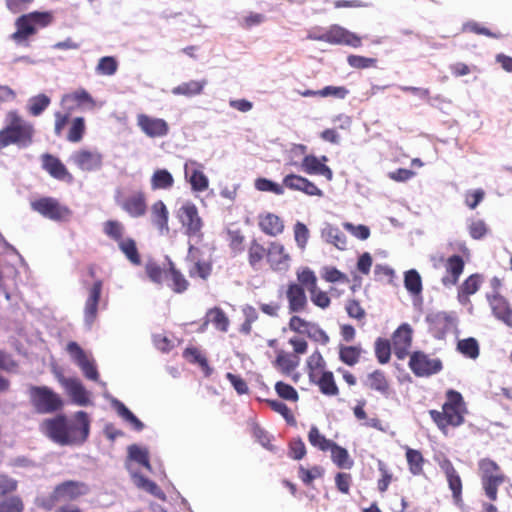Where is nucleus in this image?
Instances as JSON below:
<instances>
[{
  "label": "nucleus",
  "mask_w": 512,
  "mask_h": 512,
  "mask_svg": "<svg viewBox=\"0 0 512 512\" xmlns=\"http://www.w3.org/2000/svg\"><path fill=\"white\" fill-rule=\"evenodd\" d=\"M457 349L464 356L476 359L479 356V345L475 338L462 339L457 343Z\"/></svg>",
  "instance_id": "obj_53"
},
{
  "label": "nucleus",
  "mask_w": 512,
  "mask_h": 512,
  "mask_svg": "<svg viewBox=\"0 0 512 512\" xmlns=\"http://www.w3.org/2000/svg\"><path fill=\"white\" fill-rule=\"evenodd\" d=\"M174 185L172 174L166 169H157L151 177L153 190L169 189Z\"/></svg>",
  "instance_id": "obj_43"
},
{
  "label": "nucleus",
  "mask_w": 512,
  "mask_h": 512,
  "mask_svg": "<svg viewBox=\"0 0 512 512\" xmlns=\"http://www.w3.org/2000/svg\"><path fill=\"white\" fill-rule=\"evenodd\" d=\"M137 126L147 137L162 138L169 134L170 127L166 120L139 113L136 117Z\"/></svg>",
  "instance_id": "obj_16"
},
{
  "label": "nucleus",
  "mask_w": 512,
  "mask_h": 512,
  "mask_svg": "<svg viewBox=\"0 0 512 512\" xmlns=\"http://www.w3.org/2000/svg\"><path fill=\"white\" fill-rule=\"evenodd\" d=\"M70 159L77 168L85 172L99 170L103 164V156L99 151L86 148L75 151Z\"/></svg>",
  "instance_id": "obj_19"
},
{
  "label": "nucleus",
  "mask_w": 512,
  "mask_h": 512,
  "mask_svg": "<svg viewBox=\"0 0 512 512\" xmlns=\"http://www.w3.org/2000/svg\"><path fill=\"white\" fill-rule=\"evenodd\" d=\"M395 354L403 358L407 354L412 343V329L408 324L400 325L392 335Z\"/></svg>",
  "instance_id": "obj_28"
},
{
  "label": "nucleus",
  "mask_w": 512,
  "mask_h": 512,
  "mask_svg": "<svg viewBox=\"0 0 512 512\" xmlns=\"http://www.w3.org/2000/svg\"><path fill=\"white\" fill-rule=\"evenodd\" d=\"M103 232L108 238L117 242V244L125 239L123 238L125 227L118 220H107L106 222H104Z\"/></svg>",
  "instance_id": "obj_48"
},
{
  "label": "nucleus",
  "mask_w": 512,
  "mask_h": 512,
  "mask_svg": "<svg viewBox=\"0 0 512 512\" xmlns=\"http://www.w3.org/2000/svg\"><path fill=\"white\" fill-rule=\"evenodd\" d=\"M275 391L284 400L296 402L299 398L296 389L283 381H278L275 384Z\"/></svg>",
  "instance_id": "obj_62"
},
{
  "label": "nucleus",
  "mask_w": 512,
  "mask_h": 512,
  "mask_svg": "<svg viewBox=\"0 0 512 512\" xmlns=\"http://www.w3.org/2000/svg\"><path fill=\"white\" fill-rule=\"evenodd\" d=\"M66 351L73 361L79 366L87 379L98 381L99 373L95 362L87 357L86 353L77 342L70 341L66 346Z\"/></svg>",
  "instance_id": "obj_15"
},
{
  "label": "nucleus",
  "mask_w": 512,
  "mask_h": 512,
  "mask_svg": "<svg viewBox=\"0 0 512 512\" xmlns=\"http://www.w3.org/2000/svg\"><path fill=\"white\" fill-rule=\"evenodd\" d=\"M207 80H190L183 82L172 89V94L176 96L194 97L203 93Z\"/></svg>",
  "instance_id": "obj_37"
},
{
  "label": "nucleus",
  "mask_w": 512,
  "mask_h": 512,
  "mask_svg": "<svg viewBox=\"0 0 512 512\" xmlns=\"http://www.w3.org/2000/svg\"><path fill=\"white\" fill-rule=\"evenodd\" d=\"M347 63L355 69L376 68L378 60L372 57L351 54L347 57Z\"/></svg>",
  "instance_id": "obj_57"
},
{
  "label": "nucleus",
  "mask_w": 512,
  "mask_h": 512,
  "mask_svg": "<svg viewBox=\"0 0 512 512\" xmlns=\"http://www.w3.org/2000/svg\"><path fill=\"white\" fill-rule=\"evenodd\" d=\"M308 440L313 447L321 451H328L333 445L334 441L327 439L320 433L316 426H312L308 432Z\"/></svg>",
  "instance_id": "obj_50"
},
{
  "label": "nucleus",
  "mask_w": 512,
  "mask_h": 512,
  "mask_svg": "<svg viewBox=\"0 0 512 512\" xmlns=\"http://www.w3.org/2000/svg\"><path fill=\"white\" fill-rule=\"evenodd\" d=\"M365 353V350L362 348L361 344L357 345H339V360L350 367L357 365L362 355Z\"/></svg>",
  "instance_id": "obj_36"
},
{
  "label": "nucleus",
  "mask_w": 512,
  "mask_h": 512,
  "mask_svg": "<svg viewBox=\"0 0 512 512\" xmlns=\"http://www.w3.org/2000/svg\"><path fill=\"white\" fill-rule=\"evenodd\" d=\"M209 323H212L214 327L221 332L228 331L229 318L227 317L225 312L219 307H214L207 311L206 320L202 325V330H204Z\"/></svg>",
  "instance_id": "obj_38"
},
{
  "label": "nucleus",
  "mask_w": 512,
  "mask_h": 512,
  "mask_svg": "<svg viewBox=\"0 0 512 512\" xmlns=\"http://www.w3.org/2000/svg\"><path fill=\"white\" fill-rule=\"evenodd\" d=\"M374 351L377 361L380 364H386L391 358V344L388 339L377 338L374 343Z\"/></svg>",
  "instance_id": "obj_51"
},
{
  "label": "nucleus",
  "mask_w": 512,
  "mask_h": 512,
  "mask_svg": "<svg viewBox=\"0 0 512 512\" xmlns=\"http://www.w3.org/2000/svg\"><path fill=\"white\" fill-rule=\"evenodd\" d=\"M251 429L253 437L260 445H262L264 448L270 451H273L275 449V447L271 443L270 434L264 428H262L259 424L254 423Z\"/></svg>",
  "instance_id": "obj_59"
},
{
  "label": "nucleus",
  "mask_w": 512,
  "mask_h": 512,
  "mask_svg": "<svg viewBox=\"0 0 512 512\" xmlns=\"http://www.w3.org/2000/svg\"><path fill=\"white\" fill-rule=\"evenodd\" d=\"M481 480L487 497L491 501L497 499L498 487L504 483L505 476L498 464L488 458L479 461Z\"/></svg>",
  "instance_id": "obj_9"
},
{
  "label": "nucleus",
  "mask_w": 512,
  "mask_h": 512,
  "mask_svg": "<svg viewBox=\"0 0 512 512\" xmlns=\"http://www.w3.org/2000/svg\"><path fill=\"white\" fill-rule=\"evenodd\" d=\"M297 280L305 286L310 294L312 303L321 308L327 309L331 304V299L327 292L322 291L318 287V280L314 271L308 267H304L297 271Z\"/></svg>",
  "instance_id": "obj_12"
},
{
  "label": "nucleus",
  "mask_w": 512,
  "mask_h": 512,
  "mask_svg": "<svg viewBox=\"0 0 512 512\" xmlns=\"http://www.w3.org/2000/svg\"><path fill=\"white\" fill-rule=\"evenodd\" d=\"M150 220L161 235L169 233V211L162 200H157L152 204Z\"/></svg>",
  "instance_id": "obj_29"
},
{
  "label": "nucleus",
  "mask_w": 512,
  "mask_h": 512,
  "mask_svg": "<svg viewBox=\"0 0 512 512\" xmlns=\"http://www.w3.org/2000/svg\"><path fill=\"white\" fill-rule=\"evenodd\" d=\"M266 261L271 270L286 272L290 268L291 256L281 242L273 241L268 245Z\"/></svg>",
  "instance_id": "obj_18"
},
{
  "label": "nucleus",
  "mask_w": 512,
  "mask_h": 512,
  "mask_svg": "<svg viewBox=\"0 0 512 512\" xmlns=\"http://www.w3.org/2000/svg\"><path fill=\"white\" fill-rule=\"evenodd\" d=\"M466 406L464 399L456 390L450 389L446 392V401L442 411L430 410L429 415L436 426L445 431L449 426L458 427L464 423Z\"/></svg>",
  "instance_id": "obj_3"
},
{
  "label": "nucleus",
  "mask_w": 512,
  "mask_h": 512,
  "mask_svg": "<svg viewBox=\"0 0 512 512\" xmlns=\"http://www.w3.org/2000/svg\"><path fill=\"white\" fill-rule=\"evenodd\" d=\"M365 386L387 397L391 392L390 381L386 373L381 369H376L367 374Z\"/></svg>",
  "instance_id": "obj_30"
},
{
  "label": "nucleus",
  "mask_w": 512,
  "mask_h": 512,
  "mask_svg": "<svg viewBox=\"0 0 512 512\" xmlns=\"http://www.w3.org/2000/svg\"><path fill=\"white\" fill-rule=\"evenodd\" d=\"M481 285V277L478 274L470 275L460 286L458 291V300L462 304L469 302V297L475 294Z\"/></svg>",
  "instance_id": "obj_39"
},
{
  "label": "nucleus",
  "mask_w": 512,
  "mask_h": 512,
  "mask_svg": "<svg viewBox=\"0 0 512 512\" xmlns=\"http://www.w3.org/2000/svg\"><path fill=\"white\" fill-rule=\"evenodd\" d=\"M300 365V357L285 350H278L273 366L283 375H290Z\"/></svg>",
  "instance_id": "obj_32"
},
{
  "label": "nucleus",
  "mask_w": 512,
  "mask_h": 512,
  "mask_svg": "<svg viewBox=\"0 0 512 512\" xmlns=\"http://www.w3.org/2000/svg\"><path fill=\"white\" fill-rule=\"evenodd\" d=\"M266 403L275 412L279 413L288 424H295V417L289 407L278 400L267 399Z\"/></svg>",
  "instance_id": "obj_60"
},
{
  "label": "nucleus",
  "mask_w": 512,
  "mask_h": 512,
  "mask_svg": "<svg viewBox=\"0 0 512 512\" xmlns=\"http://www.w3.org/2000/svg\"><path fill=\"white\" fill-rule=\"evenodd\" d=\"M41 166L52 178L72 183L74 181L73 175L68 171L63 162L56 156L44 153L41 155Z\"/></svg>",
  "instance_id": "obj_21"
},
{
  "label": "nucleus",
  "mask_w": 512,
  "mask_h": 512,
  "mask_svg": "<svg viewBox=\"0 0 512 512\" xmlns=\"http://www.w3.org/2000/svg\"><path fill=\"white\" fill-rule=\"evenodd\" d=\"M120 251L126 256V258L134 265L141 264V257L138 252L136 242L133 238H125L118 243Z\"/></svg>",
  "instance_id": "obj_44"
},
{
  "label": "nucleus",
  "mask_w": 512,
  "mask_h": 512,
  "mask_svg": "<svg viewBox=\"0 0 512 512\" xmlns=\"http://www.w3.org/2000/svg\"><path fill=\"white\" fill-rule=\"evenodd\" d=\"M321 238L339 250H345L347 247L346 235L338 227L330 223H326L322 228Z\"/></svg>",
  "instance_id": "obj_33"
},
{
  "label": "nucleus",
  "mask_w": 512,
  "mask_h": 512,
  "mask_svg": "<svg viewBox=\"0 0 512 512\" xmlns=\"http://www.w3.org/2000/svg\"><path fill=\"white\" fill-rule=\"evenodd\" d=\"M404 285L410 294L419 295L422 292L420 274L415 269L406 271L404 275Z\"/></svg>",
  "instance_id": "obj_49"
},
{
  "label": "nucleus",
  "mask_w": 512,
  "mask_h": 512,
  "mask_svg": "<svg viewBox=\"0 0 512 512\" xmlns=\"http://www.w3.org/2000/svg\"><path fill=\"white\" fill-rule=\"evenodd\" d=\"M345 310L350 318L357 321H363L366 317V311L356 299H348L345 304Z\"/></svg>",
  "instance_id": "obj_63"
},
{
  "label": "nucleus",
  "mask_w": 512,
  "mask_h": 512,
  "mask_svg": "<svg viewBox=\"0 0 512 512\" xmlns=\"http://www.w3.org/2000/svg\"><path fill=\"white\" fill-rule=\"evenodd\" d=\"M258 226L265 235L271 237L282 234L285 228L282 218L270 212L262 213L258 216Z\"/></svg>",
  "instance_id": "obj_27"
},
{
  "label": "nucleus",
  "mask_w": 512,
  "mask_h": 512,
  "mask_svg": "<svg viewBox=\"0 0 512 512\" xmlns=\"http://www.w3.org/2000/svg\"><path fill=\"white\" fill-rule=\"evenodd\" d=\"M58 382L65 389L72 402L79 406H87L90 402L89 392L78 378H67L63 374H57Z\"/></svg>",
  "instance_id": "obj_17"
},
{
  "label": "nucleus",
  "mask_w": 512,
  "mask_h": 512,
  "mask_svg": "<svg viewBox=\"0 0 512 512\" xmlns=\"http://www.w3.org/2000/svg\"><path fill=\"white\" fill-rule=\"evenodd\" d=\"M316 384L322 394L327 396H336L339 394V388L335 382L332 371H323L317 379Z\"/></svg>",
  "instance_id": "obj_41"
},
{
  "label": "nucleus",
  "mask_w": 512,
  "mask_h": 512,
  "mask_svg": "<svg viewBox=\"0 0 512 512\" xmlns=\"http://www.w3.org/2000/svg\"><path fill=\"white\" fill-rule=\"evenodd\" d=\"M61 104L65 107L66 112L57 111L54 113V133L56 136H61L64 128L69 122L71 111L75 107H82L93 109L96 107V101L93 97L83 88H79L71 93L63 95Z\"/></svg>",
  "instance_id": "obj_6"
},
{
  "label": "nucleus",
  "mask_w": 512,
  "mask_h": 512,
  "mask_svg": "<svg viewBox=\"0 0 512 512\" xmlns=\"http://www.w3.org/2000/svg\"><path fill=\"white\" fill-rule=\"evenodd\" d=\"M464 260L460 255L450 256L445 263L446 275L442 278L445 286L456 285L464 270Z\"/></svg>",
  "instance_id": "obj_31"
},
{
  "label": "nucleus",
  "mask_w": 512,
  "mask_h": 512,
  "mask_svg": "<svg viewBox=\"0 0 512 512\" xmlns=\"http://www.w3.org/2000/svg\"><path fill=\"white\" fill-rule=\"evenodd\" d=\"M327 160L326 156L319 159L312 154L306 155L301 162V170L309 175H322L330 181L333 178V172L325 164Z\"/></svg>",
  "instance_id": "obj_24"
},
{
  "label": "nucleus",
  "mask_w": 512,
  "mask_h": 512,
  "mask_svg": "<svg viewBox=\"0 0 512 512\" xmlns=\"http://www.w3.org/2000/svg\"><path fill=\"white\" fill-rule=\"evenodd\" d=\"M102 280H96L93 285L88 290V298L85 302L84 308V317L85 321L91 325L96 317L98 312V304L102 292Z\"/></svg>",
  "instance_id": "obj_26"
},
{
  "label": "nucleus",
  "mask_w": 512,
  "mask_h": 512,
  "mask_svg": "<svg viewBox=\"0 0 512 512\" xmlns=\"http://www.w3.org/2000/svg\"><path fill=\"white\" fill-rule=\"evenodd\" d=\"M118 62L112 56H104L99 59L96 72L99 75L112 76L117 72Z\"/></svg>",
  "instance_id": "obj_56"
},
{
  "label": "nucleus",
  "mask_w": 512,
  "mask_h": 512,
  "mask_svg": "<svg viewBox=\"0 0 512 512\" xmlns=\"http://www.w3.org/2000/svg\"><path fill=\"white\" fill-rule=\"evenodd\" d=\"M90 492L89 485L82 481L65 480L58 483L47 496L38 498V506L51 511L58 504L80 500Z\"/></svg>",
  "instance_id": "obj_4"
},
{
  "label": "nucleus",
  "mask_w": 512,
  "mask_h": 512,
  "mask_svg": "<svg viewBox=\"0 0 512 512\" xmlns=\"http://www.w3.org/2000/svg\"><path fill=\"white\" fill-rule=\"evenodd\" d=\"M305 286L298 283L290 282L285 292L288 302V310L290 313L304 312L308 307V300L305 293Z\"/></svg>",
  "instance_id": "obj_22"
},
{
  "label": "nucleus",
  "mask_w": 512,
  "mask_h": 512,
  "mask_svg": "<svg viewBox=\"0 0 512 512\" xmlns=\"http://www.w3.org/2000/svg\"><path fill=\"white\" fill-rule=\"evenodd\" d=\"M30 404L38 414H52L62 410V397L48 386L31 385L28 388Z\"/></svg>",
  "instance_id": "obj_7"
},
{
  "label": "nucleus",
  "mask_w": 512,
  "mask_h": 512,
  "mask_svg": "<svg viewBox=\"0 0 512 512\" xmlns=\"http://www.w3.org/2000/svg\"><path fill=\"white\" fill-rule=\"evenodd\" d=\"M406 459L409 465V470L413 475H419L422 473L424 458L420 451L407 448Z\"/></svg>",
  "instance_id": "obj_52"
},
{
  "label": "nucleus",
  "mask_w": 512,
  "mask_h": 512,
  "mask_svg": "<svg viewBox=\"0 0 512 512\" xmlns=\"http://www.w3.org/2000/svg\"><path fill=\"white\" fill-rule=\"evenodd\" d=\"M185 178L193 191L203 192L209 187L208 177L203 172V166L194 160H189L184 166Z\"/></svg>",
  "instance_id": "obj_23"
},
{
  "label": "nucleus",
  "mask_w": 512,
  "mask_h": 512,
  "mask_svg": "<svg viewBox=\"0 0 512 512\" xmlns=\"http://www.w3.org/2000/svg\"><path fill=\"white\" fill-rule=\"evenodd\" d=\"M183 357L191 364H197L205 372L206 376L211 374V368L209 367L206 356L197 347H187L183 351Z\"/></svg>",
  "instance_id": "obj_40"
},
{
  "label": "nucleus",
  "mask_w": 512,
  "mask_h": 512,
  "mask_svg": "<svg viewBox=\"0 0 512 512\" xmlns=\"http://www.w3.org/2000/svg\"><path fill=\"white\" fill-rule=\"evenodd\" d=\"M86 132V123L83 117H75L70 122L66 139L72 143L80 142Z\"/></svg>",
  "instance_id": "obj_45"
},
{
  "label": "nucleus",
  "mask_w": 512,
  "mask_h": 512,
  "mask_svg": "<svg viewBox=\"0 0 512 512\" xmlns=\"http://www.w3.org/2000/svg\"><path fill=\"white\" fill-rule=\"evenodd\" d=\"M487 299L493 315L507 326L512 327V308L508 301L499 293L487 295Z\"/></svg>",
  "instance_id": "obj_25"
},
{
  "label": "nucleus",
  "mask_w": 512,
  "mask_h": 512,
  "mask_svg": "<svg viewBox=\"0 0 512 512\" xmlns=\"http://www.w3.org/2000/svg\"><path fill=\"white\" fill-rule=\"evenodd\" d=\"M116 204L130 217H143L148 209L147 196L142 190H133L128 194L117 191L115 195Z\"/></svg>",
  "instance_id": "obj_10"
},
{
  "label": "nucleus",
  "mask_w": 512,
  "mask_h": 512,
  "mask_svg": "<svg viewBox=\"0 0 512 512\" xmlns=\"http://www.w3.org/2000/svg\"><path fill=\"white\" fill-rule=\"evenodd\" d=\"M134 483L137 487L149 492L157 498L163 499L164 493L161 488L153 481L147 479L142 475H134Z\"/></svg>",
  "instance_id": "obj_54"
},
{
  "label": "nucleus",
  "mask_w": 512,
  "mask_h": 512,
  "mask_svg": "<svg viewBox=\"0 0 512 512\" xmlns=\"http://www.w3.org/2000/svg\"><path fill=\"white\" fill-rule=\"evenodd\" d=\"M5 122V127L0 130V150L9 145L26 148L32 144L35 134L34 126L23 119L17 110L8 111Z\"/></svg>",
  "instance_id": "obj_2"
},
{
  "label": "nucleus",
  "mask_w": 512,
  "mask_h": 512,
  "mask_svg": "<svg viewBox=\"0 0 512 512\" xmlns=\"http://www.w3.org/2000/svg\"><path fill=\"white\" fill-rule=\"evenodd\" d=\"M408 366L417 377H430L443 369V363L439 358H433L423 351L412 352Z\"/></svg>",
  "instance_id": "obj_13"
},
{
  "label": "nucleus",
  "mask_w": 512,
  "mask_h": 512,
  "mask_svg": "<svg viewBox=\"0 0 512 512\" xmlns=\"http://www.w3.org/2000/svg\"><path fill=\"white\" fill-rule=\"evenodd\" d=\"M54 21V14L51 11H33L23 14L15 21L16 31L11 35V39L18 45L28 46V40L35 35L39 29L51 25Z\"/></svg>",
  "instance_id": "obj_5"
},
{
  "label": "nucleus",
  "mask_w": 512,
  "mask_h": 512,
  "mask_svg": "<svg viewBox=\"0 0 512 512\" xmlns=\"http://www.w3.org/2000/svg\"><path fill=\"white\" fill-rule=\"evenodd\" d=\"M441 468L446 475L449 488L452 491L453 498L456 501H459L462 495V481L458 472L456 471L453 464L449 460H445L441 464Z\"/></svg>",
  "instance_id": "obj_35"
},
{
  "label": "nucleus",
  "mask_w": 512,
  "mask_h": 512,
  "mask_svg": "<svg viewBox=\"0 0 512 512\" xmlns=\"http://www.w3.org/2000/svg\"><path fill=\"white\" fill-rule=\"evenodd\" d=\"M178 219L184 229L185 235L195 239L196 243L203 240V221L199 215L198 208L192 202L183 204L178 210Z\"/></svg>",
  "instance_id": "obj_8"
},
{
  "label": "nucleus",
  "mask_w": 512,
  "mask_h": 512,
  "mask_svg": "<svg viewBox=\"0 0 512 512\" xmlns=\"http://www.w3.org/2000/svg\"><path fill=\"white\" fill-rule=\"evenodd\" d=\"M268 247L266 248L257 239L253 238L248 245L247 260L254 270H259L261 263L267 259Z\"/></svg>",
  "instance_id": "obj_34"
},
{
  "label": "nucleus",
  "mask_w": 512,
  "mask_h": 512,
  "mask_svg": "<svg viewBox=\"0 0 512 512\" xmlns=\"http://www.w3.org/2000/svg\"><path fill=\"white\" fill-rule=\"evenodd\" d=\"M166 278L171 280V284H169V286L175 293H183L189 287V282L186 280L184 275L176 269L172 262L169 263Z\"/></svg>",
  "instance_id": "obj_42"
},
{
  "label": "nucleus",
  "mask_w": 512,
  "mask_h": 512,
  "mask_svg": "<svg viewBox=\"0 0 512 512\" xmlns=\"http://www.w3.org/2000/svg\"><path fill=\"white\" fill-rule=\"evenodd\" d=\"M315 38L332 45H346L353 48L362 45L360 36L337 24L331 25L326 31L322 32L320 37Z\"/></svg>",
  "instance_id": "obj_14"
},
{
  "label": "nucleus",
  "mask_w": 512,
  "mask_h": 512,
  "mask_svg": "<svg viewBox=\"0 0 512 512\" xmlns=\"http://www.w3.org/2000/svg\"><path fill=\"white\" fill-rule=\"evenodd\" d=\"M117 413L128 423H130L136 431H141L144 424L120 401H115Z\"/></svg>",
  "instance_id": "obj_55"
},
{
  "label": "nucleus",
  "mask_w": 512,
  "mask_h": 512,
  "mask_svg": "<svg viewBox=\"0 0 512 512\" xmlns=\"http://www.w3.org/2000/svg\"><path fill=\"white\" fill-rule=\"evenodd\" d=\"M50 98L45 94H38L31 97L27 104V110L32 116L41 115L50 105Z\"/></svg>",
  "instance_id": "obj_47"
},
{
  "label": "nucleus",
  "mask_w": 512,
  "mask_h": 512,
  "mask_svg": "<svg viewBox=\"0 0 512 512\" xmlns=\"http://www.w3.org/2000/svg\"><path fill=\"white\" fill-rule=\"evenodd\" d=\"M34 211L53 221H67L72 216L71 209L56 198L41 197L31 202Z\"/></svg>",
  "instance_id": "obj_11"
},
{
  "label": "nucleus",
  "mask_w": 512,
  "mask_h": 512,
  "mask_svg": "<svg viewBox=\"0 0 512 512\" xmlns=\"http://www.w3.org/2000/svg\"><path fill=\"white\" fill-rule=\"evenodd\" d=\"M429 333L436 339H443L454 326V319L447 312H433L426 316Z\"/></svg>",
  "instance_id": "obj_20"
},
{
  "label": "nucleus",
  "mask_w": 512,
  "mask_h": 512,
  "mask_svg": "<svg viewBox=\"0 0 512 512\" xmlns=\"http://www.w3.org/2000/svg\"><path fill=\"white\" fill-rule=\"evenodd\" d=\"M307 367L309 369V376L313 378L316 371H324L326 361L320 351H314L307 359Z\"/></svg>",
  "instance_id": "obj_58"
},
{
  "label": "nucleus",
  "mask_w": 512,
  "mask_h": 512,
  "mask_svg": "<svg viewBox=\"0 0 512 512\" xmlns=\"http://www.w3.org/2000/svg\"><path fill=\"white\" fill-rule=\"evenodd\" d=\"M43 433L53 442L62 446L83 444L90 432V420L85 411H78L73 419L57 415L41 424Z\"/></svg>",
  "instance_id": "obj_1"
},
{
  "label": "nucleus",
  "mask_w": 512,
  "mask_h": 512,
  "mask_svg": "<svg viewBox=\"0 0 512 512\" xmlns=\"http://www.w3.org/2000/svg\"><path fill=\"white\" fill-rule=\"evenodd\" d=\"M321 275H322V278L326 282H329V283H336V282L348 283L349 282V278L345 273L341 272L340 270H338L337 268L332 267V266L324 267Z\"/></svg>",
  "instance_id": "obj_61"
},
{
  "label": "nucleus",
  "mask_w": 512,
  "mask_h": 512,
  "mask_svg": "<svg viewBox=\"0 0 512 512\" xmlns=\"http://www.w3.org/2000/svg\"><path fill=\"white\" fill-rule=\"evenodd\" d=\"M23 510V501L18 496L0 501V512H23Z\"/></svg>",
  "instance_id": "obj_64"
},
{
  "label": "nucleus",
  "mask_w": 512,
  "mask_h": 512,
  "mask_svg": "<svg viewBox=\"0 0 512 512\" xmlns=\"http://www.w3.org/2000/svg\"><path fill=\"white\" fill-rule=\"evenodd\" d=\"M329 450L331 451L332 461L337 467L347 469L352 467L353 461L350 459L348 451L345 448L334 442Z\"/></svg>",
  "instance_id": "obj_46"
}]
</instances>
